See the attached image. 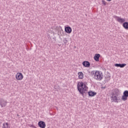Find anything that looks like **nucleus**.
<instances>
[{"instance_id":"3","label":"nucleus","mask_w":128,"mask_h":128,"mask_svg":"<svg viewBox=\"0 0 128 128\" xmlns=\"http://www.w3.org/2000/svg\"><path fill=\"white\" fill-rule=\"evenodd\" d=\"M80 88L81 92H79L84 96V94H86V92H88V88L86 85H84V87H81Z\"/></svg>"},{"instance_id":"16","label":"nucleus","mask_w":128,"mask_h":128,"mask_svg":"<svg viewBox=\"0 0 128 128\" xmlns=\"http://www.w3.org/2000/svg\"><path fill=\"white\" fill-rule=\"evenodd\" d=\"M122 26L125 30H128V22H124L122 24Z\"/></svg>"},{"instance_id":"15","label":"nucleus","mask_w":128,"mask_h":128,"mask_svg":"<svg viewBox=\"0 0 128 128\" xmlns=\"http://www.w3.org/2000/svg\"><path fill=\"white\" fill-rule=\"evenodd\" d=\"M78 78L80 80H82L84 78V73L82 72H78Z\"/></svg>"},{"instance_id":"22","label":"nucleus","mask_w":128,"mask_h":128,"mask_svg":"<svg viewBox=\"0 0 128 128\" xmlns=\"http://www.w3.org/2000/svg\"><path fill=\"white\" fill-rule=\"evenodd\" d=\"M108 2H112V0H106Z\"/></svg>"},{"instance_id":"13","label":"nucleus","mask_w":128,"mask_h":128,"mask_svg":"<svg viewBox=\"0 0 128 128\" xmlns=\"http://www.w3.org/2000/svg\"><path fill=\"white\" fill-rule=\"evenodd\" d=\"M100 54H96L94 56V60L96 62H100Z\"/></svg>"},{"instance_id":"9","label":"nucleus","mask_w":128,"mask_h":128,"mask_svg":"<svg viewBox=\"0 0 128 128\" xmlns=\"http://www.w3.org/2000/svg\"><path fill=\"white\" fill-rule=\"evenodd\" d=\"M65 32L67 34H71L72 30V28L70 26H68L66 27H65Z\"/></svg>"},{"instance_id":"8","label":"nucleus","mask_w":128,"mask_h":128,"mask_svg":"<svg viewBox=\"0 0 128 128\" xmlns=\"http://www.w3.org/2000/svg\"><path fill=\"white\" fill-rule=\"evenodd\" d=\"M38 126L40 128H46V122L44 121H40L38 122Z\"/></svg>"},{"instance_id":"21","label":"nucleus","mask_w":128,"mask_h":128,"mask_svg":"<svg viewBox=\"0 0 128 128\" xmlns=\"http://www.w3.org/2000/svg\"><path fill=\"white\" fill-rule=\"evenodd\" d=\"M28 126H30V128H37L36 127L34 126L33 124H29Z\"/></svg>"},{"instance_id":"5","label":"nucleus","mask_w":128,"mask_h":128,"mask_svg":"<svg viewBox=\"0 0 128 128\" xmlns=\"http://www.w3.org/2000/svg\"><path fill=\"white\" fill-rule=\"evenodd\" d=\"M86 86V84H84L82 82H78L77 84L78 90L82 92V88Z\"/></svg>"},{"instance_id":"14","label":"nucleus","mask_w":128,"mask_h":128,"mask_svg":"<svg viewBox=\"0 0 128 128\" xmlns=\"http://www.w3.org/2000/svg\"><path fill=\"white\" fill-rule=\"evenodd\" d=\"M88 95L89 96H94L96 95V92H94L92 91H89L88 92Z\"/></svg>"},{"instance_id":"6","label":"nucleus","mask_w":128,"mask_h":128,"mask_svg":"<svg viewBox=\"0 0 128 128\" xmlns=\"http://www.w3.org/2000/svg\"><path fill=\"white\" fill-rule=\"evenodd\" d=\"M16 78L17 80H22V78H24V76H22V74L19 72L17 73L16 76Z\"/></svg>"},{"instance_id":"23","label":"nucleus","mask_w":128,"mask_h":128,"mask_svg":"<svg viewBox=\"0 0 128 128\" xmlns=\"http://www.w3.org/2000/svg\"><path fill=\"white\" fill-rule=\"evenodd\" d=\"M56 110H58V108L57 107H56Z\"/></svg>"},{"instance_id":"7","label":"nucleus","mask_w":128,"mask_h":128,"mask_svg":"<svg viewBox=\"0 0 128 128\" xmlns=\"http://www.w3.org/2000/svg\"><path fill=\"white\" fill-rule=\"evenodd\" d=\"M6 104H8V102L4 100V99H0V105L1 106V108H4L6 106Z\"/></svg>"},{"instance_id":"19","label":"nucleus","mask_w":128,"mask_h":128,"mask_svg":"<svg viewBox=\"0 0 128 128\" xmlns=\"http://www.w3.org/2000/svg\"><path fill=\"white\" fill-rule=\"evenodd\" d=\"M63 42L64 44H68V40H66V38H64Z\"/></svg>"},{"instance_id":"2","label":"nucleus","mask_w":128,"mask_h":128,"mask_svg":"<svg viewBox=\"0 0 128 128\" xmlns=\"http://www.w3.org/2000/svg\"><path fill=\"white\" fill-rule=\"evenodd\" d=\"M91 76L97 80H102L104 78L102 72L100 71H92L91 72Z\"/></svg>"},{"instance_id":"1","label":"nucleus","mask_w":128,"mask_h":128,"mask_svg":"<svg viewBox=\"0 0 128 128\" xmlns=\"http://www.w3.org/2000/svg\"><path fill=\"white\" fill-rule=\"evenodd\" d=\"M120 95V90L118 88H114L112 90L111 98L112 100L114 102H118L120 99L118 96Z\"/></svg>"},{"instance_id":"20","label":"nucleus","mask_w":128,"mask_h":128,"mask_svg":"<svg viewBox=\"0 0 128 128\" xmlns=\"http://www.w3.org/2000/svg\"><path fill=\"white\" fill-rule=\"evenodd\" d=\"M102 4H104V6H106V1L104 0H102Z\"/></svg>"},{"instance_id":"4","label":"nucleus","mask_w":128,"mask_h":128,"mask_svg":"<svg viewBox=\"0 0 128 128\" xmlns=\"http://www.w3.org/2000/svg\"><path fill=\"white\" fill-rule=\"evenodd\" d=\"M128 90H126L124 92L123 96H122L121 100H123V102H126V100H128Z\"/></svg>"},{"instance_id":"12","label":"nucleus","mask_w":128,"mask_h":128,"mask_svg":"<svg viewBox=\"0 0 128 128\" xmlns=\"http://www.w3.org/2000/svg\"><path fill=\"white\" fill-rule=\"evenodd\" d=\"M126 66V64H114V66H116L117 68H124V66Z\"/></svg>"},{"instance_id":"24","label":"nucleus","mask_w":128,"mask_h":128,"mask_svg":"<svg viewBox=\"0 0 128 128\" xmlns=\"http://www.w3.org/2000/svg\"><path fill=\"white\" fill-rule=\"evenodd\" d=\"M18 116V114H17Z\"/></svg>"},{"instance_id":"18","label":"nucleus","mask_w":128,"mask_h":128,"mask_svg":"<svg viewBox=\"0 0 128 128\" xmlns=\"http://www.w3.org/2000/svg\"><path fill=\"white\" fill-rule=\"evenodd\" d=\"M2 128H10V126H8V123L3 124Z\"/></svg>"},{"instance_id":"10","label":"nucleus","mask_w":128,"mask_h":128,"mask_svg":"<svg viewBox=\"0 0 128 128\" xmlns=\"http://www.w3.org/2000/svg\"><path fill=\"white\" fill-rule=\"evenodd\" d=\"M82 65L85 68H90V63L88 61H84L82 62Z\"/></svg>"},{"instance_id":"17","label":"nucleus","mask_w":128,"mask_h":128,"mask_svg":"<svg viewBox=\"0 0 128 128\" xmlns=\"http://www.w3.org/2000/svg\"><path fill=\"white\" fill-rule=\"evenodd\" d=\"M110 80V76L107 75L106 76H105V80H104V82H108V80Z\"/></svg>"},{"instance_id":"11","label":"nucleus","mask_w":128,"mask_h":128,"mask_svg":"<svg viewBox=\"0 0 128 128\" xmlns=\"http://www.w3.org/2000/svg\"><path fill=\"white\" fill-rule=\"evenodd\" d=\"M118 18L117 22H120V24H122V22H124L125 20L122 18H120V17L117 16H114V18Z\"/></svg>"}]
</instances>
